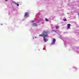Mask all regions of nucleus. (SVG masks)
Wrapping results in <instances>:
<instances>
[{
	"label": "nucleus",
	"mask_w": 79,
	"mask_h": 79,
	"mask_svg": "<svg viewBox=\"0 0 79 79\" xmlns=\"http://www.w3.org/2000/svg\"><path fill=\"white\" fill-rule=\"evenodd\" d=\"M5 2H7L8 1V0H5Z\"/></svg>",
	"instance_id": "obj_10"
},
{
	"label": "nucleus",
	"mask_w": 79,
	"mask_h": 79,
	"mask_svg": "<svg viewBox=\"0 0 79 79\" xmlns=\"http://www.w3.org/2000/svg\"><path fill=\"white\" fill-rule=\"evenodd\" d=\"M55 42H56V40L55 39H53L52 44H55Z\"/></svg>",
	"instance_id": "obj_3"
},
{
	"label": "nucleus",
	"mask_w": 79,
	"mask_h": 79,
	"mask_svg": "<svg viewBox=\"0 0 79 79\" xmlns=\"http://www.w3.org/2000/svg\"><path fill=\"white\" fill-rule=\"evenodd\" d=\"M33 25H34V26H35V27H37V23H33Z\"/></svg>",
	"instance_id": "obj_4"
},
{
	"label": "nucleus",
	"mask_w": 79,
	"mask_h": 79,
	"mask_svg": "<svg viewBox=\"0 0 79 79\" xmlns=\"http://www.w3.org/2000/svg\"><path fill=\"white\" fill-rule=\"evenodd\" d=\"M14 3H15V5H16L17 6H18L19 5V4H17V3H16V2H14Z\"/></svg>",
	"instance_id": "obj_6"
},
{
	"label": "nucleus",
	"mask_w": 79,
	"mask_h": 79,
	"mask_svg": "<svg viewBox=\"0 0 79 79\" xmlns=\"http://www.w3.org/2000/svg\"><path fill=\"white\" fill-rule=\"evenodd\" d=\"M45 21H48V19H47V18H45Z\"/></svg>",
	"instance_id": "obj_8"
},
{
	"label": "nucleus",
	"mask_w": 79,
	"mask_h": 79,
	"mask_svg": "<svg viewBox=\"0 0 79 79\" xmlns=\"http://www.w3.org/2000/svg\"><path fill=\"white\" fill-rule=\"evenodd\" d=\"M34 22V21H33V22Z\"/></svg>",
	"instance_id": "obj_11"
},
{
	"label": "nucleus",
	"mask_w": 79,
	"mask_h": 79,
	"mask_svg": "<svg viewBox=\"0 0 79 79\" xmlns=\"http://www.w3.org/2000/svg\"><path fill=\"white\" fill-rule=\"evenodd\" d=\"M35 38H36V37H35Z\"/></svg>",
	"instance_id": "obj_12"
},
{
	"label": "nucleus",
	"mask_w": 79,
	"mask_h": 79,
	"mask_svg": "<svg viewBox=\"0 0 79 79\" xmlns=\"http://www.w3.org/2000/svg\"><path fill=\"white\" fill-rule=\"evenodd\" d=\"M63 20H64V21H67V20H66V19H64Z\"/></svg>",
	"instance_id": "obj_9"
},
{
	"label": "nucleus",
	"mask_w": 79,
	"mask_h": 79,
	"mask_svg": "<svg viewBox=\"0 0 79 79\" xmlns=\"http://www.w3.org/2000/svg\"><path fill=\"white\" fill-rule=\"evenodd\" d=\"M43 34L42 35H39V37H43L44 38V40L45 42H46L47 41H48V40L45 39V37H48V33L47 32H43Z\"/></svg>",
	"instance_id": "obj_1"
},
{
	"label": "nucleus",
	"mask_w": 79,
	"mask_h": 79,
	"mask_svg": "<svg viewBox=\"0 0 79 79\" xmlns=\"http://www.w3.org/2000/svg\"><path fill=\"white\" fill-rule=\"evenodd\" d=\"M67 26H68V27H67L68 29H69V28L70 27V26H71V24H68Z\"/></svg>",
	"instance_id": "obj_5"
},
{
	"label": "nucleus",
	"mask_w": 79,
	"mask_h": 79,
	"mask_svg": "<svg viewBox=\"0 0 79 79\" xmlns=\"http://www.w3.org/2000/svg\"><path fill=\"white\" fill-rule=\"evenodd\" d=\"M56 29H58V28H59V26H56Z\"/></svg>",
	"instance_id": "obj_7"
},
{
	"label": "nucleus",
	"mask_w": 79,
	"mask_h": 79,
	"mask_svg": "<svg viewBox=\"0 0 79 79\" xmlns=\"http://www.w3.org/2000/svg\"><path fill=\"white\" fill-rule=\"evenodd\" d=\"M24 16L25 17H27V18L29 17V13L28 12H26Z\"/></svg>",
	"instance_id": "obj_2"
}]
</instances>
